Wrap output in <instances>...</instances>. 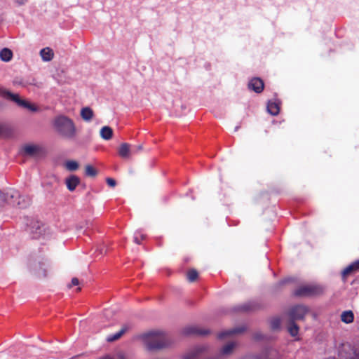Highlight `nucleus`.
Instances as JSON below:
<instances>
[{"label": "nucleus", "instance_id": "1", "mask_svg": "<svg viewBox=\"0 0 359 359\" xmlns=\"http://www.w3.org/2000/svg\"><path fill=\"white\" fill-rule=\"evenodd\" d=\"M142 339L148 350H160L169 344L166 334L161 331H151L142 335Z\"/></svg>", "mask_w": 359, "mask_h": 359}, {"label": "nucleus", "instance_id": "2", "mask_svg": "<svg viewBox=\"0 0 359 359\" xmlns=\"http://www.w3.org/2000/svg\"><path fill=\"white\" fill-rule=\"evenodd\" d=\"M55 130L66 138H73L76 134V128L73 121L65 116L57 117L54 121Z\"/></svg>", "mask_w": 359, "mask_h": 359}, {"label": "nucleus", "instance_id": "3", "mask_svg": "<svg viewBox=\"0 0 359 359\" xmlns=\"http://www.w3.org/2000/svg\"><path fill=\"white\" fill-rule=\"evenodd\" d=\"M5 205H18L20 208H25L30 203V199L27 196H21L18 191L11 189L4 193Z\"/></svg>", "mask_w": 359, "mask_h": 359}, {"label": "nucleus", "instance_id": "4", "mask_svg": "<svg viewBox=\"0 0 359 359\" xmlns=\"http://www.w3.org/2000/svg\"><path fill=\"white\" fill-rule=\"evenodd\" d=\"M323 293V288L317 285H304L297 287L293 294L299 297L319 296Z\"/></svg>", "mask_w": 359, "mask_h": 359}, {"label": "nucleus", "instance_id": "5", "mask_svg": "<svg viewBox=\"0 0 359 359\" xmlns=\"http://www.w3.org/2000/svg\"><path fill=\"white\" fill-rule=\"evenodd\" d=\"M0 97L8 100H11L23 108L28 109L33 111L36 110V108L33 104L21 99L18 94H13L2 87H0Z\"/></svg>", "mask_w": 359, "mask_h": 359}, {"label": "nucleus", "instance_id": "6", "mask_svg": "<svg viewBox=\"0 0 359 359\" xmlns=\"http://www.w3.org/2000/svg\"><path fill=\"white\" fill-rule=\"evenodd\" d=\"M309 309L304 305H297L290 309L289 315L291 320H302L304 316L308 313Z\"/></svg>", "mask_w": 359, "mask_h": 359}, {"label": "nucleus", "instance_id": "7", "mask_svg": "<svg viewBox=\"0 0 359 359\" xmlns=\"http://www.w3.org/2000/svg\"><path fill=\"white\" fill-rule=\"evenodd\" d=\"M340 359H359V353L350 346H344L339 352Z\"/></svg>", "mask_w": 359, "mask_h": 359}, {"label": "nucleus", "instance_id": "8", "mask_svg": "<svg viewBox=\"0 0 359 359\" xmlns=\"http://www.w3.org/2000/svg\"><path fill=\"white\" fill-rule=\"evenodd\" d=\"M183 333L186 335H199L205 336L210 333V330L204 328H201L196 326H189L184 329Z\"/></svg>", "mask_w": 359, "mask_h": 359}, {"label": "nucleus", "instance_id": "9", "mask_svg": "<svg viewBox=\"0 0 359 359\" xmlns=\"http://www.w3.org/2000/svg\"><path fill=\"white\" fill-rule=\"evenodd\" d=\"M264 81L257 77L252 79L248 83V88L257 93H262L264 90Z\"/></svg>", "mask_w": 359, "mask_h": 359}, {"label": "nucleus", "instance_id": "10", "mask_svg": "<svg viewBox=\"0 0 359 359\" xmlns=\"http://www.w3.org/2000/svg\"><path fill=\"white\" fill-rule=\"evenodd\" d=\"M30 225L31 232L34 238H38L45 231L44 225L39 221H33Z\"/></svg>", "mask_w": 359, "mask_h": 359}, {"label": "nucleus", "instance_id": "11", "mask_svg": "<svg viewBox=\"0 0 359 359\" xmlns=\"http://www.w3.org/2000/svg\"><path fill=\"white\" fill-rule=\"evenodd\" d=\"M41 149L39 146L35 144H25L22 147V151L25 155L29 156H37L40 154Z\"/></svg>", "mask_w": 359, "mask_h": 359}, {"label": "nucleus", "instance_id": "12", "mask_svg": "<svg viewBox=\"0 0 359 359\" xmlns=\"http://www.w3.org/2000/svg\"><path fill=\"white\" fill-rule=\"evenodd\" d=\"M359 271V259L353 262L341 271L342 279L345 280L350 274Z\"/></svg>", "mask_w": 359, "mask_h": 359}, {"label": "nucleus", "instance_id": "13", "mask_svg": "<svg viewBox=\"0 0 359 359\" xmlns=\"http://www.w3.org/2000/svg\"><path fill=\"white\" fill-rule=\"evenodd\" d=\"M245 327H239L231 329V330H226V331L219 333L217 335V337L219 339H223L226 337L231 336V335L236 334L242 333L245 331Z\"/></svg>", "mask_w": 359, "mask_h": 359}, {"label": "nucleus", "instance_id": "14", "mask_svg": "<svg viewBox=\"0 0 359 359\" xmlns=\"http://www.w3.org/2000/svg\"><path fill=\"white\" fill-rule=\"evenodd\" d=\"M79 183L80 180L76 175H72L66 179V185L70 191H74Z\"/></svg>", "mask_w": 359, "mask_h": 359}, {"label": "nucleus", "instance_id": "15", "mask_svg": "<svg viewBox=\"0 0 359 359\" xmlns=\"http://www.w3.org/2000/svg\"><path fill=\"white\" fill-rule=\"evenodd\" d=\"M132 151L130 145L128 143H122L118 148V154L121 158H127L130 157Z\"/></svg>", "mask_w": 359, "mask_h": 359}, {"label": "nucleus", "instance_id": "16", "mask_svg": "<svg viewBox=\"0 0 359 359\" xmlns=\"http://www.w3.org/2000/svg\"><path fill=\"white\" fill-rule=\"evenodd\" d=\"M204 350V346H197L191 353L185 355L183 359H201L200 353Z\"/></svg>", "mask_w": 359, "mask_h": 359}, {"label": "nucleus", "instance_id": "17", "mask_svg": "<svg viewBox=\"0 0 359 359\" xmlns=\"http://www.w3.org/2000/svg\"><path fill=\"white\" fill-rule=\"evenodd\" d=\"M40 55L43 60L50 61L53 58L54 53L51 48L46 47L41 50Z\"/></svg>", "mask_w": 359, "mask_h": 359}, {"label": "nucleus", "instance_id": "18", "mask_svg": "<svg viewBox=\"0 0 359 359\" xmlns=\"http://www.w3.org/2000/svg\"><path fill=\"white\" fill-rule=\"evenodd\" d=\"M128 328L129 327L127 325L123 326L122 328L118 332H116L114 334H111V335L108 336L107 339V341L111 342V341L118 340V339H120L121 337V336L123 334H125L127 332Z\"/></svg>", "mask_w": 359, "mask_h": 359}, {"label": "nucleus", "instance_id": "19", "mask_svg": "<svg viewBox=\"0 0 359 359\" xmlns=\"http://www.w3.org/2000/svg\"><path fill=\"white\" fill-rule=\"evenodd\" d=\"M100 136L105 140H109L113 137V130L109 126H104L100 130Z\"/></svg>", "mask_w": 359, "mask_h": 359}, {"label": "nucleus", "instance_id": "20", "mask_svg": "<svg viewBox=\"0 0 359 359\" xmlns=\"http://www.w3.org/2000/svg\"><path fill=\"white\" fill-rule=\"evenodd\" d=\"M354 314L352 311H345L341 314V320L344 323L348 324L353 321Z\"/></svg>", "mask_w": 359, "mask_h": 359}, {"label": "nucleus", "instance_id": "21", "mask_svg": "<svg viewBox=\"0 0 359 359\" xmlns=\"http://www.w3.org/2000/svg\"><path fill=\"white\" fill-rule=\"evenodd\" d=\"M267 110L271 115L276 116L279 114L280 107L278 103L269 101L267 104Z\"/></svg>", "mask_w": 359, "mask_h": 359}, {"label": "nucleus", "instance_id": "22", "mask_svg": "<svg viewBox=\"0 0 359 359\" xmlns=\"http://www.w3.org/2000/svg\"><path fill=\"white\" fill-rule=\"evenodd\" d=\"M81 116L85 121H89L93 116V111L90 107H84L81 111Z\"/></svg>", "mask_w": 359, "mask_h": 359}, {"label": "nucleus", "instance_id": "23", "mask_svg": "<svg viewBox=\"0 0 359 359\" xmlns=\"http://www.w3.org/2000/svg\"><path fill=\"white\" fill-rule=\"evenodd\" d=\"M12 57L13 53L8 48H4L0 51V58L3 61L8 62L12 59Z\"/></svg>", "mask_w": 359, "mask_h": 359}, {"label": "nucleus", "instance_id": "24", "mask_svg": "<svg viewBox=\"0 0 359 359\" xmlns=\"http://www.w3.org/2000/svg\"><path fill=\"white\" fill-rule=\"evenodd\" d=\"M287 331L292 337L297 336L299 333V327L294 323V321L291 320L287 326Z\"/></svg>", "mask_w": 359, "mask_h": 359}, {"label": "nucleus", "instance_id": "25", "mask_svg": "<svg viewBox=\"0 0 359 359\" xmlns=\"http://www.w3.org/2000/svg\"><path fill=\"white\" fill-rule=\"evenodd\" d=\"M235 346H236V344L234 342L228 343L227 344L224 346V347L222 348L221 353L222 355L230 354L232 352V351L233 350Z\"/></svg>", "mask_w": 359, "mask_h": 359}, {"label": "nucleus", "instance_id": "26", "mask_svg": "<svg viewBox=\"0 0 359 359\" xmlns=\"http://www.w3.org/2000/svg\"><path fill=\"white\" fill-rule=\"evenodd\" d=\"M198 273L196 269H190L187 273V280L192 283L197 280Z\"/></svg>", "mask_w": 359, "mask_h": 359}, {"label": "nucleus", "instance_id": "27", "mask_svg": "<svg viewBox=\"0 0 359 359\" xmlns=\"http://www.w3.org/2000/svg\"><path fill=\"white\" fill-rule=\"evenodd\" d=\"M65 168L70 171H74L79 168V163L75 161H67L65 163Z\"/></svg>", "mask_w": 359, "mask_h": 359}, {"label": "nucleus", "instance_id": "28", "mask_svg": "<svg viewBox=\"0 0 359 359\" xmlns=\"http://www.w3.org/2000/svg\"><path fill=\"white\" fill-rule=\"evenodd\" d=\"M85 174L88 177H95L97 175V170L91 165H87L85 168Z\"/></svg>", "mask_w": 359, "mask_h": 359}, {"label": "nucleus", "instance_id": "29", "mask_svg": "<svg viewBox=\"0 0 359 359\" xmlns=\"http://www.w3.org/2000/svg\"><path fill=\"white\" fill-rule=\"evenodd\" d=\"M278 353L276 351H272L269 353V354L263 355L259 357H257V359H278Z\"/></svg>", "mask_w": 359, "mask_h": 359}, {"label": "nucleus", "instance_id": "30", "mask_svg": "<svg viewBox=\"0 0 359 359\" xmlns=\"http://www.w3.org/2000/svg\"><path fill=\"white\" fill-rule=\"evenodd\" d=\"M280 326V320L278 318H273L271 321V327L273 330H278Z\"/></svg>", "mask_w": 359, "mask_h": 359}, {"label": "nucleus", "instance_id": "31", "mask_svg": "<svg viewBox=\"0 0 359 359\" xmlns=\"http://www.w3.org/2000/svg\"><path fill=\"white\" fill-rule=\"evenodd\" d=\"M145 235L137 233L134 236V242L138 245L141 244L142 241L145 239Z\"/></svg>", "mask_w": 359, "mask_h": 359}, {"label": "nucleus", "instance_id": "32", "mask_svg": "<svg viewBox=\"0 0 359 359\" xmlns=\"http://www.w3.org/2000/svg\"><path fill=\"white\" fill-rule=\"evenodd\" d=\"M79 284V280L77 278H73L71 281V284L68 285L69 288H71L72 286H76Z\"/></svg>", "mask_w": 359, "mask_h": 359}, {"label": "nucleus", "instance_id": "33", "mask_svg": "<svg viewBox=\"0 0 359 359\" xmlns=\"http://www.w3.org/2000/svg\"><path fill=\"white\" fill-rule=\"evenodd\" d=\"M107 183L109 187H115L116 184V180L112 178H107Z\"/></svg>", "mask_w": 359, "mask_h": 359}, {"label": "nucleus", "instance_id": "34", "mask_svg": "<svg viewBox=\"0 0 359 359\" xmlns=\"http://www.w3.org/2000/svg\"><path fill=\"white\" fill-rule=\"evenodd\" d=\"M4 197V192L0 190V209L5 205V198Z\"/></svg>", "mask_w": 359, "mask_h": 359}, {"label": "nucleus", "instance_id": "35", "mask_svg": "<svg viewBox=\"0 0 359 359\" xmlns=\"http://www.w3.org/2000/svg\"><path fill=\"white\" fill-rule=\"evenodd\" d=\"M249 309H250L249 306L246 305V304L240 306L236 309V311H247Z\"/></svg>", "mask_w": 359, "mask_h": 359}, {"label": "nucleus", "instance_id": "36", "mask_svg": "<svg viewBox=\"0 0 359 359\" xmlns=\"http://www.w3.org/2000/svg\"><path fill=\"white\" fill-rule=\"evenodd\" d=\"M143 149L142 147V144H139L137 146H136L134 149L132 150V153H137L138 151H142Z\"/></svg>", "mask_w": 359, "mask_h": 359}, {"label": "nucleus", "instance_id": "37", "mask_svg": "<svg viewBox=\"0 0 359 359\" xmlns=\"http://www.w3.org/2000/svg\"><path fill=\"white\" fill-rule=\"evenodd\" d=\"M16 2L20 4V5H22L24 4V0H16Z\"/></svg>", "mask_w": 359, "mask_h": 359}, {"label": "nucleus", "instance_id": "38", "mask_svg": "<svg viewBox=\"0 0 359 359\" xmlns=\"http://www.w3.org/2000/svg\"><path fill=\"white\" fill-rule=\"evenodd\" d=\"M255 338L256 339H261V338H262V336H261V335H258V334H257V335H255Z\"/></svg>", "mask_w": 359, "mask_h": 359}, {"label": "nucleus", "instance_id": "39", "mask_svg": "<svg viewBox=\"0 0 359 359\" xmlns=\"http://www.w3.org/2000/svg\"><path fill=\"white\" fill-rule=\"evenodd\" d=\"M243 359H257V358H243Z\"/></svg>", "mask_w": 359, "mask_h": 359}, {"label": "nucleus", "instance_id": "40", "mask_svg": "<svg viewBox=\"0 0 359 359\" xmlns=\"http://www.w3.org/2000/svg\"><path fill=\"white\" fill-rule=\"evenodd\" d=\"M80 290H81V287H78V288L76 289V291H80Z\"/></svg>", "mask_w": 359, "mask_h": 359}]
</instances>
